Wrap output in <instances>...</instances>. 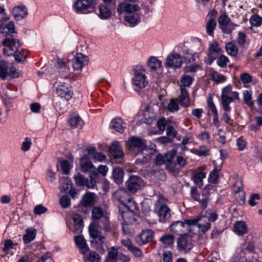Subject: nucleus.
I'll return each mask as SVG.
<instances>
[{
  "label": "nucleus",
  "instance_id": "54",
  "mask_svg": "<svg viewBox=\"0 0 262 262\" xmlns=\"http://www.w3.org/2000/svg\"><path fill=\"white\" fill-rule=\"evenodd\" d=\"M202 66L200 64H195L185 66L184 68V71L185 73H193L196 72L198 70H202Z\"/></svg>",
  "mask_w": 262,
  "mask_h": 262
},
{
  "label": "nucleus",
  "instance_id": "32",
  "mask_svg": "<svg viewBox=\"0 0 262 262\" xmlns=\"http://www.w3.org/2000/svg\"><path fill=\"white\" fill-rule=\"evenodd\" d=\"M184 228V222L179 221L173 223L170 226V230L178 235L182 234L185 232Z\"/></svg>",
  "mask_w": 262,
  "mask_h": 262
},
{
  "label": "nucleus",
  "instance_id": "17",
  "mask_svg": "<svg viewBox=\"0 0 262 262\" xmlns=\"http://www.w3.org/2000/svg\"><path fill=\"white\" fill-rule=\"evenodd\" d=\"M178 248L180 251L189 252L192 248L193 245L191 238L188 236H183L178 238Z\"/></svg>",
  "mask_w": 262,
  "mask_h": 262
},
{
  "label": "nucleus",
  "instance_id": "29",
  "mask_svg": "<svg viewBox=\"0 0 262 262\" xmlns=\"http://www.w3.org/2000/svg\"><path fill=\"white\" fill-rule=\"evenodd\" d=\"M109 150L114 159L120 158L123 156V152L120 148L118 142H113L109 147Z\"/></svg>",
  "mask_w": 262,
  "mask_h": 262
},
{
  "label": "nucleus",
  "instance_id": "55",
  "mask_svg": "<svg viewBox=\"0 0 262 262\" xmlns=\"http://www.w3.org/2000/svg\"><path fill=\"white\" fill-rule=\"evenodd\" d=\"M247 35L246 34L242 32L239 31L238 32L237 42L239 46L244 47H245Z\"/></svg>",
  "mask_w": 262,
  "mask_h": 262
},
{
  "label": "nucleus",
  "instance_id": "7",
  "mask_svg": "<svg viewBox=\"0 0 262 262\" xmlns=\"http://www.w3.org/2000/svg\"><path fill=\"white\" fill-rule=\"evenodd\" d=\"M210 194V192L203 188L200 194L196 187H192L190 190L192 198L194 201L199 202L203 209L207 207Z\"/></svg>",
  "mask_w": 262,
  "mask_h": 262
},
{
  "label": "nucleus",
  "instance_id": "44",
  "mask_svg": "<svg viewBox=\"0 0 262 262\" xmlns=\"http://www.w3.org/2000/svg\"><path fill=\"white\" fill-rule=\"evenodd\" d=\"M112 250L108 251L106 259L105 262H116L118 258L117 248L115 247L111 248Z\"/></svg>",
  "mask_w": 262,
  "mask_h": 262
},
{
  "label": "nucleus",
  "instance_id": "50",
  "mask_svg": "<svg viewBox=\"0 0 262 262\" xmlns=\"http://www.w3.org/2000/svg\"><path fill=\"white\" fill-rule=\"evenodd\" d=\"M181 82L183 86L182 87L190 86L193 81V78L188 75H184L181 78Z\"/></svg>",
  "mask_w": 262,
  "mask_h": 262
},
{
  "label": "nucleus",
  "instance_id": "27",
  "mask_svg": "<svg viewBox=\"0 0 262 262\" xmlns=\"http://www.w3.org/2000/svg\"><path fill=\"white\" fill-rule=\"evenodd\" d=\"M200 168H199L196 169V171L193 172L191 177V179L193 180L195 185L199 188H201L203 185V180L206 177V173L201 171Z\"/></svg>",
  "mask_w": 262,
  "mask_h": 262
},
{
  "label": "nucleus",
  "instance_id": "5",
  "mask_svg": "<svg viewBox=\"0 0 262 262\" xmlns=\"http://www.w3.org/2000/svg\"><path fill=\"white\" fill-rule=\"evenodd\" d=\"M126 144L128 150L134 156L140 154L147 148L145 140L136 137L130 138Z\"/></svg>",
  "mask_w": 262,
  "mask_h": 262
},
{
  "label": "nucleus",
  "instance_id": "15",
  "mask_svg": "<svg viewBox=\"0 0 262 262\" xmlns=\"http://www.w3.org/2000/svg\"><path fill=\"white\" fill-rule=\"evenodd\" d=\"M88 57L81 53H77L73 61V67L75 71H81L83 67L88 63Z\"/></svg>",
  "mask_w": 262,
  "mask_h": 262
},
{
  "label": "nucleus",
  "instance_id": "52",
  "mask_svg": "<svg viewBox=\"0 0 262 262\" xmlns=\"http://www.w3.org/2000/svg\"><path fill=\"white\" fill-rule=\"evenodd\" d=\"M250 23L252 26H260L262 24V17L258 15H253L250 18Z\"/></svg>",
  "mask_w": 262,
  "mask_h": 262
},
{
  "label": "nucleus",
  "instance_id": "2",
  "mask_svg": "<svg viewBox=\"0 0 262 262\" xmlns=\"http://www.w3.org/2000/svg\"><path fill=\"white\" fill-rule=\"evenodd\" d=\"M92 219L93 223L97 224L99 228L106 232L111 231L109 217L101 207L95 206L92 208Z\"/></svg>",
  "mask_w": 262,
  "mask_h": 262
},
{
  "label": "nucleus",
  "instance_id": "11",
  "mask_svg": "<svg viewBox=\"0 0 262 262\" xmlns=\"http://www.w3.org/2000/svg\"><path fill=\"white\" fill-rule=\"evenodd\" d=\"M61 191L68 192L73 199L77 198L78 190L75 189L72 185V183L68 177L62 178L59 180Z\"/></svg>",
  "mask_w": 262,
  "mask_h": 262
},
{
  "label": "nucleus",
  "instance_id": "41",
  "mask_svg": "<svg viewBox=\"0 0 262 262\" xmlns=\"http://www.w3.org/2000/svg\"><path fill=\"white\" fill-rule=\"evenodd\" d=\"M148 66L151 70H156L161 67L162 61L155 57H151L148 60Z\"/></svg>",
  "mask_w": 262,
  "mask_h": 262
},
{
  "label": "nucleus",
  "instance_id": "30",
  "mask_svg": "<svg viewBox=\"0 0 262 262\" xmlns=\"http://www.w3.org/2000/svg\"><path fill=\"white\" fill-rule=\"evenodd\" d=\"M111 126L116 131L122 133L126 127V123L121 118H115L112 120Z\"/></svg>",
  "mask_w": 262,
  "mask_h": 262
},
{
  "label": "nucleus",
  "instance_id": "38",
  "mask_svg": "<svg viewBox=\"0 0 262 262\" xmlns=\"http://www.w3.org/2000/svg\"><path fill=\"white\" fill-rule=\"evenodd\" d=\"M8 74V63L4 60H0V78L5 80Z\"/></svg>",
  "mask_w": 262,
  "mask_h": 262
},
{
  "label": "nucleus",
  "instance_id": "8",
  "mask_svg": "<svg viewBox=\"0 0 262 262\" xmlns=\"http://www.w3.org/2000/svg\"><path fill=\"white\" fill-rule=\"evenodd\" d=\"M183 62L182 57L180 54L172 52L166 58L164 64L166 68L176 70L180 68Z\"/></svg>",
  "mask_w": 262,
  "mask_h": 262
},
{
  "label": "nucleus",
  "instance_id": "28",
  "mask_svg": "<svg viewBox=\"0 0 262 262\" xmlns=\"http://www.w3.org/2000/svg\"><path fill=\"white\" fill-rule=\"evenodd\" d=\"M72 219L74 223V231L79 234L82 232L84 226L82 217L78 213L73 215Z\"/></svg>",
  "mask_w": 262,
  "mask_h": 262
},
{
  "label": "nucleus",
  "instance_id": "4",
  "mask_svg": "<svg viewBox=\"0 0 262 262\" xmlns=\"http://www.w3.org/2000/svg\"><path fill=\"white\" fill-rule=\"evenodd\" d=\"M96 4V0H77L73 8L76 13L85 14L92 12Z\"/></svg>",
  "mask_w": 262,
  "mask_h": 262
},
{
  "label": "nucleus",
  "instance_id": "12",
  "mask_svg": "<svg viewBox=\"0 0 262 262\" xmlns=\"http://www.w3.org/2000/svg\"><path fill=\"white\" fill-rule=\"evenodd\" d=\"M56 93L59 97L67 101L70 100L74 94L72 87L65 82L60 83L57 86Z\"/></svg>",
  "mask_w": 262,
  "mask_h": 262
},
{
  "label": "nucleus",
  "instance_id": "3",
  "mask_svg": "<svg viewBox=\"0 0 262 262\" xmlns=\"http://www.w3.org/2000/svg\"><path fill=\"white\" fill-rule=\"evenodd\" d=\"M122 192L123 195L125 196H126V199L124 200L123 198H119L118 199L119 201L123 205H124L126 208V211L122 212V217L123 220V223H122V227L124 229V225H128L129 223H132L133 221H134L135 219L134 218V216L135 214L134 210L130 208V206H127L125 203L126 201L128 202V203L133 204L132 202V199L127 194L126 191H123L122 190H120L119 192Z\"/></svg>",
  "mask_w": 262,
  "mask_h": 262
},
{
  "label": "nucleus",
  "instance_id": "39",
  "mask_svg": "<svg viewBox=\"0 0 262 262\" xmlns=\"http://www.w3.org/2000/svg\"><path fill=\"white\" fill-rule=\"evenodd\" d=\"M221 101L225 112H230L231 108L229 105L233 101V98L229 96H221Z\"/></svg>",
  "mask_w": 262,
  "mask_h": 262
},
{
  "label": "nucleus",
  "instance_id": "6",
  "mask_svg": "<svg viewBox=\"0 0 262 262\" xmlns=\"http://www.w3.org/2000/svg\"><path fill=\"white\" fill-rule=\"evenodd\" d=\"M164 201L165 199L161 197L155 203V207L158 209L159 221L161 223H165L171 215L170 209L164 203Z\"/></svg>",
  "mask_w": 262,
  "mask_h": 262
},
{
  "label": "nucleus",
  "instance_id": "1",
  "mask_svg": "<svg viewBox=\"0 0 262 262\" xmlns=\"http://www.w3.org/2000/svg\"><path fill=\"white\" fill-rule=\"evenodd\" d=\"M3 45L5 46L3 49L4 54L8 56H14L15 60L17 61H20L22 59H26V56L20 52H18L20 47V43L13 35L8 34L6 38L3 41Z\"/></svg>",
  "mask_w": 262,
  "mask_h": 262
},
{
  "label": "nucleus",
  "instance_id": "13",
  "mask_svg": "<svg viewBox=\"0 0 262 262\" xmlns=\"http://www.w3.org/2000/svg\"><path fill=\"white\" fill-rule=\"evenodd\" d=\"M90 178L89 180L80 173H78L74 177L77 186H85L88 188H94L96 185V180L94 178L90 177Z\"/></svg>",
  "mask_w": 262,
  "mask_h": 262
},
{
  "label": "nucleus",
  "instance_id": "61",
  "mask_svg": "<svg viewBox=\"0 0 262 262\" xmlns=\"http://www.w3.org/2000/svg\"><path fill=\"white\" fill-rule=\"evenodd\" d=\"M31 144V140L30 138L26 137L25 139V141L22 143L21 149L24 151H27L30 148Z\"/></svg>",
  "mask_w": 262,
  "mask_h": 262
},
{
  "label": "nucleus",
  "instance_id": "25",
  "mask_svg": "<svg viewBox=\"0 0 262 262\" xmlns=\"http://www.w3.org/2000/svg\"><path fill=\"white\" fill-rule=\"evenodd\" d=\"M181 94L179 97V101L182 106L187 107L190 105L189 94L186 88L181 86Z\"/></svg>",
  "mask_w": 262,
  "mask_h": 262
},
{
  "label": "nucleus",
  "instance_id": "21",
  "mask_svg": "<svg viewBox=\"0 0 262 262\" xmlns=\"http://www.w3.org/2000/svg\"><path fill=\"white\" fill-rule=\"evenodd\" d=\"M182 56L183 60L186 63L194 62L196 60V58L199 57V55L197 53L192 52L188 49L183 50Z\"/></svg>",
  "mask_w": 262,
  "mask_h": 262
},
{
  "label": "nucleus",
  "instance_id": "10",
  "mask_svg": "<svg viewBox=\"0 0 262 262\" xmlns=\"http://www.w3.org/2000/svg\"><path fill=\"white\" fill-rule=\"evenodd\" d=\"M148 80L145 74V71L142 69L135 70L133 78V84L137 89H142L148 84Z\"/></svg>",
  "mask_w": 262,
  "mask_h": 262
},
{
  "label": "nucleus",
  "instance_id": "14",
  "mask_svg": "<svg viewBox=\"0 0 262 262\" xmlns=\"http://www.w3.org/2000/svg\"><path fill=\"white\" fill-rule=\"evenodd\" d=\"M154 235V232L151 229L143 230L136 236L135 241L139 246H142L151 241Z\"/></svg>",
  "mask_w": 262,
  "mask_h": 262
},
{
  "label": "nucleus",
  "instance_id": "59",
  "mask_svg": "<svg viewBox=\"0 0 262 262\" xmlns=\"http://www.w3.org/2000/svg\"><path fill=\"white\" fill-rule=\"evenodd\" d=\"M260 199L259 195L257 193L251 194L248 201L249 204L251 206H254L257 204V201Z\"/></svg>",
  "mask_w": 262,
  "mask_h": 262
},
{
  "label": "nucleus",
  "instance_id": "42",
  "mask_svg": "<svg viewBox=\"0 0 262 262\" xmlns=\"http://www.w3.org/2000/svg\"><path fill=\"white\" fill-rule=\"evenodd\" d=\"M108 171V167L106 165H100L98 168L95 167V169L92 172L93 174V178L96 180V179L99 174H102L103 177H105Z\"/></svg>",
  "mask_w": 262,
  "mask_h": 262
},
{
  "label": "nucleus",
  "instance_id": "22",
  "mask_svg": "<svg viewBox=\"0 0 262 262\" xmlns=\"http://www.w3.org/2000/svg\"><path fill=\"white\" fill-rule=\"evenodd\" d=\"M174 155V152L167 153L165 154V157H167L166 159H165L164 157L162 154H159L154 159V163L156 165H161L165 162L171 163L172 161Z\"/></svg>",
  "mask_w": 262,
  "mask_h": 262
},
{
  "label": "nucleus",
  "instance_id": "60",
  "mask_svg": "<svg viewBox=\"0 0 262 262\" xmlns=\"http://www.w3.org/2000/svg\"><path fill=\"white\" fill-rule=\"evenodd\" d=\"M126 13L133 14V12H137L140 10V7L137 5H132L127 3Z\"/></svg>",
  "mask_w": 262,
  "mask_h": 262
},
{
  "label": "nucleus",
  "instance_id": "64",
  "mask_svg": "<svg viewBox=\"0 0 262 262\" xmlns=\"http://www.w3.org/2000/svg\"><path fill=\"white\" fill-rule=\"evenodd\" d=\"M197 227L199 229V233L203 234L205 233L211 228V224L206 223L205 225L198 224V226H197Z\"/></svg>",
  "mask_w": 262,
  "mask_h": 262
},
{
  "label": "nucleus",
  "instance_id": "34",
  "mask_svg": "<svg viewBox=\"0 0 262 262\" xmlns=\"http://www.w3.org/2000/svg\"><path fill=\"white\" fill-rule=\"evenodd\" d=\"M125 20L130 27H135L140 22V17L137 14H128L124 16Z\"/></svg>",
  "mask_w": 262,
  "mask_h": 262
},
{
  "label": "nucleus",
  "instance_id": "49",
  "mask_svg": "<svg viewBox=\"0 0 262 262\" xmlns=\"http://www.w3.org/2000/svg\"><path fill=\"white\" fill-rule=\"evenodd\" d=\"M230 20V18L226 13L221 14L218 18L219 27L223 26L228 25Z\"/></svg>",
  "mask_w": 262,
  "mask_h": 262
},
{
  "label": "nucleus",
  "instance_id": "26",
  "mask_svg": "<svg viewBox=\"0 0 262 262\" xmlns=\"http://www.w3.org/2000/svg\"><path fill=\"white\" fill-rule=\"evenodd\" d=\"M124 172L122 168L119 167H114L112 171V178L114 182L117 184H121L123 181Z\"/></svg>",
  "mask_w": 262,
  "mask_h": 262
},
{
  "label": "nucleus",
  "instance_id": "31",
  "mask_svg": "<svg viewBox=\"0 0 262 262\" xmlns=\"http://www.w3.org/2000/svg\"><path fill=\"white\" fill-rule=\"evenodd\" d=\"M174 236L172 234H165L159 239L165 248L171 247L174 244Z\"/></svg>",
  "mask_w": 262,
  "mask_h": 262
},
{
  "label": "nucleus",
  "instance_id": "63",
  "mask_svg": "<svg viewBox=\"0 0 262 262\" xmlns=\"http://www.w3.org/2000/svg\"><path fill=\"white\" fill-rule=\"evenodd\" d=\"M127 3L126 2L119 3L116 9L117 12L119 15L122 14L126 11Z\"/></svg>",
  "mask_w": 262,
  "mask_h": 262
},
{
  "label": "nucleus",
  "instance_id": "62",
  "mask_svg": "<svg viewBox=\"0 0 262 262\" xmlns=\"http://www.w3.org/2000/svg\"><path fill=\"white\" fill-rule=\"evenodd\" d=\"M60 166L64 174H68L70 171V163L68 160H62L60 162Z\"/></svg>",
  "mask_w": 262,
  "mask_h": 262
},
{
  "label": "nucleus",
  "instance_id": "45",
  "mask_svg": "<svg viewBox=\"0 0 262 262\" xmlns=\"http://www.w3.org/2000/svg\"><path fill=\"white\" fill-rule=\"evenodd\" d=\"M226 51L228 54L232 56H235L238 53V49L232 42H229L226 44Z\"/></svg>",
  "mask_w": 262,
  "mask_h": 262
},
{
  "label": "nucleus",
  "instance_id": "53",
  "mask_svg": "<svg viewBox=\"0 0 262 262\" xmlns=\"http://www.w3.org/2000/svg\"><path fill=\"white\" fill-rule=\"evenodd\" d=\"M104 237L102 235V234L97 236L96 238L91 239V242L92 244H95L98 248H103V245L104 244Z\"/></svg>",
  "mask_w": 262,
  "mask_h": 262
},
{
  "label": "nucleus",
  "instance_id": "36",
  "mask_svg": "<svg viewBox=\"0 0 262 262\" xmlns=\"http://www.w3.org/2000/svg\"><path fill=\"white\" fill-rule=\"evenodd\" d=\"M36 236V230L34 229H27L26 234L24 235L23 239L24 244H27L32 242Z\"/></svg>",
  "mask_w": 262,
  "mask_h": 262
},
{
  "label": "nucleus",
  "instance_id": "35",
  "mask_svg": "<svg viewBox=\"0 0 262 262\" xmlns=\"http://www.w3.org/2000/svg\"><path fill=\"white\" fill-rule=\"evenodd\" d=\"M234 232L236 234L242 235L247 232V226L245 222L237 221L234 224Z\"/></svg>",
  "mask_w": 262,
  "mask_h": 262
},
{
  "label": "nucleus",
  "instance_id": "37",
  "mask_svg": "<svg viewBox=\"0 0 262 262\" xmlns=\"http://www.w3.org/2000/svg\"><path fill=\"white\" fill-rule=\"evenodd\" d=\"M216 27V22L215 19H209L206 24V31L207 34L211 37L214 36V31Z\"/></svg>",
  "mask_w": 262,
  "mask_h": 262
},
{
  "label": "nucleus",
  "instance_id": "40",
  "mask_svg": "<svg viewBox=\"0 0 262 262\" xmlns=\"http://www.w3.org/2000/svg\"><path fill=\"white\" fill-rule=\"evenodd\" d=\"M98 226L96 223H91L89 227V232L92 239L96 238L97 236L102 234L98 230Z\"/></svg>",
  "mask_w": 262,
  "mask_h": 262
},
{
  "label": "nucleus",
  "instance_id": "56",
  "mask_svg": "<svg viewBox=\"0 0 262 262\" xmlns=\"http://www.w3.org/2000/svg\"><path fill=\"white\" fill-rule=\"evenodd\" d=\"M179 108L178 102L174 99H171L167 105L168 110L172 113L178 111Z\"/></svg>",
  "mask_w": 262,
  "mask_h": 262
},
{
  "label": "nucleus",
  "instance_id": "43",
  "mask_svg": "<svg viewBox=\"0 0 262 262\" xmlns=\"http://www.w3.org/2000/svg\"><path fill=\"white\" fill-rule=\"evenodd\" d=\"M220 170L215 167L209 173L208 177V181L211 184H216L219 179Z\"/></svg>",
  "mask_w": 262,
  "mask_h": 262
},
{
  "label": "nucleus",
  "instance_id": "23",
  "mask_svg": "<svg viewBox=\"0 0 262 262\" xmlns=\"http://www.w3.org/2000/svg\"><path fill=\"white\" fill-rule=\"evenodd\" d=\"M88 151V157L89 158L93 159L94 161H102L106 159V156L102 152H98L94 147H90L86 149Z\"/></svg>",
  "mask_w": 262,
  "mask_h": 262
},
{
  "label": "nucleus",
  "instance_id": "58",
  "mask_svg": "<svg viewBox=\"0 0 262 262\" xmlns=\"http://www.w3.org/2000/svg\"><path fill=\"white\" fill-rule=\"evenodd\" d=\"M48 209L41 204L36 205L34 209L33 212L36 215H41L47 212Z\"/></svg>",
  "mask_w": 262,
  "mask_h": 262
},
{
  "label": "nucleus",
  "instance_id": "24",
  "mask_svg": "<svg viewBox=\"0 0 262 262\" xmlns=\"http://www.w3.org/2000/svg\"><path fill=\"white\" fill-rule=\"evenodd\" d=\"M68 122L71 126L73 128H81L84 124L80 117L75 114H72L69 116Z\"/></svg>",
  "mask_w": 262,
  "mask_h": 262
},
{
  "label": "nucleus",
  "instance_id": "51",
  "mask_svg": "<svg viewBox=\"0 0 262 262\" xmlns=\"http://www.w3.org/2000/svg\"><path fill=\"white\" fill-rule=\"evenodd\" d=\"M216 63L221 68H225L230 61L229 59L224 55H221L217 57Z\"/></svg>",
  "mask_w": 262,
  "mask_h": 262
},
{
  "label": "nucleus",
  "instance_id": "9",
  "mask_svg": "<svg viewBox=\"0 0 262 262\" xmlns=\"http://www.w3.org/2000/svg\"><path fill=\"white\" fill-rule=\"evenodd\" d=\"M221 52L222 49L217 42L214 41L209 44L207 51V57L205 59V63L208 65H211Z\"/></svg>",
  "mask_w": 262,
  "mask_h": 262
},
{
  "label": "nucleus",
  "instance_id": "57",
  "mask_svg": "<svg viewBox=\"0 0 262 262\" xmlns=\"http://www.w3.org/2000/svg\"><path fill=\"white\" fill-rule=\"evenodd\" d=\"M60 204L62 208H67L70 206V199L67 195H63L60 199Z\"/></svg>",
  "mask_w": 262,
  "mask_h": 262
},
{
  "label": "nucleus",
  "instance_id": "20",
  "mask_svg": "<svg viewBox=\"0 0 262 262\" xmlns=\"http://www.w3.org/2000/svg\"><path fill=\"white\" fill-rule=\"evenodd\" d=\"M15 19L19 20L25 18L28 14L27 9L25 6H17L13 8L12 11Z\"/></svg>",
  "mask_w": 262,
  "mask_h": 262
},
{
  "label": "nucleus",
  "instance_id": "47",
  "mask_svg": "<svg viewBox=\"0 0 262 262\" xmlns=\"http://www.w3.org/2000/svg\"><path fill=\"white\" fill-rule=\"evenodd\" d=\"M74 241L76 246L80 249H85L88 248L86 241L82 236H75L74 237Z\"/></svg>",
  "mask_w": 262,
  "mask_h": 262
},
{
  "label": "nucleus",
  "instance_id": "19",
  "mask_svg": "<svg viewBox=\"0 0 262 262\" xmlns=\"http://www.w3.org/2000/svg\"><path fill=\"white\" fill-rule=\"evenodd\" d=\"M115 8L112 6L101 4L99 6V13L98 15L101 19L105 20L109 19L112 15V12L114 11Z\"/></svg>",
  "mask_w": 262,
  "mask_h": 262
},
{
  "label": "nucleus",
  "instance_id": "18",
  "mask_svg": "<svg viewBox=\"0 0 262 262\" xmlns=\"http://www.w3.org/2000/svg\"><path fill=\"white\" fill-rule=\"evenodd\" d=\"M88 156H83L80 161L81 170L82 172L89 173L90 177L93 178V171L95 169V167L92 162L88 159Z\"/></svg>",
  "mask_w": 262,
  "mask_h": 262
},
{
  "label": "nucleus",
  "instance_id": "48",
  "mask_svg": "<svg viewBox=\"0 0 262 262\" xmlns=\"http://www.w3.org/2000/svg\"><path fill=\"white\" fill-rule=\"evenodd\" d=\"M211 76L212 80L217 83L224 82L226 80V77L216 71H213Z\"/></svg>",
  "mask_w": 262,
  "mask_h": 262
},
{
  "label": "nucleus",
  "instance_id": "16",
  "mask_svg": "<svg viewBox=\"0 0 262 262\" xmlns=\"http://www.w3.org/2000/svg\"><path fill=\"white\" fill-rule=\"evenodd\" d=\"M141 182V179L139 176H132L125 182V185L129 192L135 193L140 189Z\"/></svg>",
  "mask_w": 262,
  "mask_h": 262
},
{
  "label": "nucleus",
  "instance_id": "33",
  "mask_svg": "<svg viewBox=\"0 0 262 262\" xmlns=\"http://www.w3.org/2000/svg\"><path fill=\"white\" fill-rule=\"evenodd\" d=\"M94 203V193L89 192L84 194L80 201V203L84 207L92 205Z\"/></svg>",
  "mask_w": 262,
  "mask_h": 262
},
{
  "label": "nucleus",
  "instance_id": "46",
  "mask_svg": "<svg viewBox=\"0 0 262 262\" xmlns=\"http://www.w3.org/2000/svg\"><path fill=\"white\" fill-rule=\"evenodd\" d=\"M244 101L251 108L254 107V102L252 100V93L251 91L245 90L243 92Z\"/></svg>",
  "mask_w": 262,
  "mask_h": 262
}]
</instances>
